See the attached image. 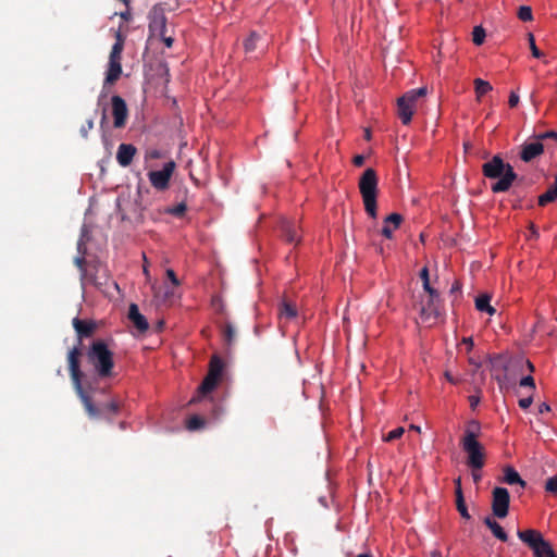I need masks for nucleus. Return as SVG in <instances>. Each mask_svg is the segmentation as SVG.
<instances>
[{
  "mask_svg": "<svg viewBox=\"0 0 557 557\" xmlns=\"http://www.w3.org/2000/svg\"><path fill=\"white\" fill-rule=\"evenodd\" d=\"M491 379L497 383H534L533 363L522 355L491 357L486 364Z\"/></svg>",
  "mask_w": 557,
  "mask_h": 557,
  "instance_id": "nucleus-1",
  "label": "nucleus"
},
{
  "mask_svg": "<svg viewBox=\"0 0 557 557\" xmlns=\"http://www.w3.org/2000/svg\"><path fill=\"white\" fill-rule=\"evenodd\" d=\"M86 358L96 379L102 381L115 379L116 371L113 352L104 341H94L87 349Z\"/></svg>",
  "mask_w": 557,
  "mask_h": 557,
  "instance_id": "nucleus-2",
  "label": "nucleus"
},
{
  "mask_svg": "<svg viewBox=\"0 0 557 557\" xmlns=\"http://www.w3.org/2000/svg\"><path fill=\"white\" fill-rule=\"evenodd\" d=\"M481 434V424L476 420H470L465 429L460 440V446L467 455V466L469 468H483L485 465V449L479 442Z\"/></svg>",
  "mask_w": 557,
  "mask_h": 557,
  "instance_id": "nucleus-3",
  "label": "nucleus"
},
{
  "mask_svg": "<svg viewBox=\"0 0 557 557\" xmlns=\"http://www.w3.org/2000/svg\"><path fill=\"white\" fill-rule=\"evenodd\" d=\"M482 172L487 178H499L491 186L492 191L495 194L507 191L518 177L513 168L506 163L498 154L482 165Z\"/></svg>",
  "mask_w": 557,
  "mask_h": 557,
  "instance_id": "nucleus-4",
  "label": "nucleus"
},
{
  "mask_svg": "<svg viewBox=\"0 0 557 557\" xmlns=\"http://www.w3.org/2000/svg\"><path fill=\"white\" fill-rule=\"evenodd\" d=\"M359 190L364 210L373 219L376 218L377 176L372 168L367 169L360 177Z\"/></svg>",
  "mask_w": 557,
  "mask_h": 557,
  "instance_id": "nucleus-5",
  "label": "nucleus"
},
{
  "mask_svg": "<svg viewBox=\"0 0 557 557\" xmlns=\"http://www.w3.org/2000/svg\"><path fill=\"white\" fill-rule=\"evenodd\" d=\"M517 535L532 550L534 557H557L553 546L540 531L535 529L518 530Z\"/></svg>",
  "mask_w": 557,
  "mask_h": 557,
  "instance_id": "nucleus-6",
  "label": "nucleus"
},
{
  "mask_svg": "<svg viewBox=\"0 0 557 557\" xmlns=\"http://www.w3.org/2000/svg\"><path fill=\"white\" fill-rule=\"evenodd\" d=\"M424 293L425 297L419 302V315L423 323L432 325L442 315V299L437 289Z\"/></svg>",
  "mask_w": 557,
  "mask_h": 557,
  "instance_id": "nucleus-7",
  "label": "nucleus"
},
{
  "mask_svg": "<svg viewBox=\"0 0 557 557\" xmlns=\"http://www.w3.org/2000/svg\"><path fill=\"white\" fill-rule=\"evenodd\" d=\"M428 94L426 87L411 89L404 94L397 101L398 116L403 124L407 125L411 122L418 101Z\"/></svg>",
  "mask_w": 557,
  "mask_h": 557,
  "instance_id": "nucleus-8",
  "label": "nucleus"
},
{
  "mask_svg": "<svg viewBox=\"0 0 557 557\" xmlns=\"http://www.w3.org/2000/svg\"><path fill=\"white\" fill-rule=\"evenodd\" d=\"M218 385H199L197 396L189 400V404L200 401L206 410L210 412V419L216 420L223 413L221 403L213 400L212 394Z\"/></svg>",
  "mask_w": 557,
  "mask_h": 557,
  "instance_id": "nucleus-9",
  "label": "nucleus"
},
{
  "mask_svg": "<svg viewBox=\"0 0 557 557\" xmlns=\"http://www.w3.org/2000/svg\"><path fill=\"white\" fill-rule=\"evenodd\" d=\"M82 357L83 348L79 346H73L67 351L66 363L72 383H82L85 377V374L81 368Z\"/></svg>",
  "mask_w": 557,
  "mask_h": 557,
  "instance_id": "nucleus-10",
  "label": "nucleus"
},
{
  "mask_svg": "<svg viewBox=\"0 0 557 557\" xmlns=\"http://www.w3.org/2000/svg\"><path fill=\"white\" fill-rule=\"evenodd\" d=\"M510 495L505 487H495L492 492V511L499 519L508 515Z\"/></svg>",
  "mask_w": 557,
  "mask_h": 557,
  "instance_id": "nucleus-11",
  "label": "nucleus"
},
{
  "mask_svg": "<svg viewBox=\"0 0 557 557\" xmlns=\"http://www.w3.org/2000/svg\"><path fill=\"white\" fill-rule=\"evenodd\" d=\"M175 163L166 162L160 171H150L148 173L151 185L158 190H165L170 185L171 176L174 172Z\"/></svg>",
  "mask_w": 557,
  "mask_h": 557,
  "instance_id": "nucleus-12",
  "label": "nucleus"
},
{
  "mask_svg": "<svg viewBox=\"0 0 557 557\" xmlns=\"http://www.w3.org/2000/svg\"><path fill=\"white\" fill-rule=\"evenodd\" d=\"M113 125L115 128H123L126 125L128 119V109L125 100L114 95L111 97Z\"/></svg>",
  "mask_w": 557,
  "mask_h": 557,
  "instance_id": "nucleus-13",
  "label": "nucleus"
},
{
  "mask_svg": "<svg viewBox=\"0 0 557 557\" xmlns=\"http://www.w3.org/2000/svg\"><path fill=\"white\" fill-rule=\"evenodd\" d=\"M72 325L77 335V344L75 346H79L82 348L83 341L85 338L91 337L97 330L96 322L91 320H82L79 318H74L72 321Z\"/></svg>",
  "mask_w": 557,
  "mask_h": 557,
  "instance_id": "nucleus-14",
  "label": "nucleus"
},
{
  "mask_svg": "<svg viewBox=\"0 0 557 557\" xmlns=\"http://www.w3.org/2000/svg\"><path fill=\"white\" fill-rule=\"evenodd\" d=\"M149 29L163 36L166 32V17L161 7L154 5L149 13Z\"/></svg>",
  "mask_w": 557,
  "mask_h": 557,
  "instance_id": "nucleus-15",
  "label": "nucleus"
},
{
  "mask_svg": "<svg viewBox=\"0 0 557 557\" xmlns=\"http://www.w3.org/2000/svg\"><path fill=\"white\" fill-rule=\"evenodd\" d=\"M225 369L224 361L218 356L213 355L209 362V370L201 383H219L222 380Z\"/></svg>",
  "mask_w": 557,
  "mask_h": 557,
  "instance_id": "nucleus-16",
  "label": "nucleus"
},
{
  "mask_svg": "<svg viewBox=\"0 0 557 557\" xmlns=\"http://www.w3.org/2000/svg\"><path fill=\"white\" fill-rule=\"evenodd\" d=\"M544 152V145L537 139L534 141L524 143L521 146L520 159L523 162H531Z\"/></svg>",
  "mask_w": 557,
  "mask_h": 557,
  "instance_id": "nucleus-17",
  "label": "nucleus"
},
{
  "mask_svg": "<svg viewBox=\"0 0 557 557\" xmlns=\"http://www.w3.org/2000/svg\"><path fill=\"white\" fill-rule=\"evenodd\" d=\"M77 393L79 394L86 409L91 413L95 414L98 412L100 403L95 400V392H92V395H89V392L91 391L92 385H75Z\"/></svg>",
  "mask_w": 557,
  "mask_h": 557,
  "instance_id": "nucleus-18",
  "label": "nucleus"
},
{
  "mask_svg": "<svg viewBox=\"0 0 557 557\" xmlns=\"http://www.w3.org/2000/svg\"><path fill=\"white\" fill-rule=\"evenodd\" d=\"M136 152H137V149L134 145L121 144L119 146L117 152H116L117 163L123 168H127L132 163Z\"/></svg>",
  "mask_w": 557,
  "mask_h": 557,
  "instance_id": "nucleus-19",
  "label": "nucleus"
},
{
  "mask_svg": "<svg viewBox=\"0 0 557 557\" xmlns=\"http://www.w3.org/2000/svg\"><path fill=\"white\" fill-rule=\"evenodd\" d=\"M128 319L140 333L146 332L149 327L147 319L139 312L136 304L129 305Z\"/></svg>",
  "mask_w": 557,
  "mask_h": 557,
  "instance_id": "nucleus-20",
  "label": "nucleus"
},
{
  "mask_svg": "<svg viewBox=\"0 0 557 557\" xmlns=\"http://www.w3.org/2000/svg\"><path fill=\"white\" fill-rule=\"evenodd\" d=\"M280 228L282 236L287 243L293 244L299 242L298 225L295 222L283 220Z\"/></svg>",
  "mask_w": 557,
  "mask_h": 557,
  "instance_id": "nucleus-21",
  "label": "nucleus"
},
{
  "mask_svg": "<svg viewBox=\"0 0 557 557\" xmlns=\"http://www.w3.org/2000/svg\"><path fill=\"white\" fill-rule=\"evenodd\" d=\"M403 222V215L399 213H392L384 219V225L382 228V235L391 239L393 237V231L397 230Z\"/></svg>",
  "mask_w": 557,
  "mask_h": 557,
  "instance_id": "nucleus-22",
  "label": "nucleus"
},
{
  "mask_svg": "<svg viewBox=\"0 0 557 557\" xmlns=\"http://www.w3.org/2000/svg\"><path fill=\"white\" fill-rule=\"evenodd\" d=\"M122 74L121 61H109L104 85H113Z\"/></svg>",
  "mask_w": 557,
  "mask_h": 557,
  "instance_id": "nucleus-23",
  "label": "nucleus"
},
{
  "mask_svg": "<svg viewBox=\"0 0 557 557\" xmlns=\"http://www.w3.org/2000/svg\"><path fill=\"white\" fill-rule=\"evenodd\" d=\"M278 314L281 319L290 321L297 317V307L294 302L287 299H283V301L280 305Z\"/></svg>",
  "mask_w": 557,
  "mask_h": 557,
  "instance_id": "nucleus-24",
  "label": "nucleus"
},
{
  "mask_svg": "<svg viewBox=\"0 0 557 557\" xmlns=\"http://www.w3.org/2000/svg\"><path fill=\"white\" fill-rule=\"evenodd\" d=\"M484 524L492 531L493 535L502 542H507L508 535L502 525L491 517L484 519Z\"/></svg>",
  "mask_w": 557,
  "mask_h": 557,
  "instance_id": "nucleus-25",
  "label": "nucleus"
},
{
  "mask_svg": "<svg viewBox=\"0 0 557 557\" xmlns=\"http://www.w3.org/2000/svg\"><path fill=\"white\" fill-rule=\"evenodd\" d=\"M475 308L481 312H486L490 315L495 314L496 310L491 306V296L488 294H481L475 298Z\"/></svg>",
  "mask_w": 557,
  "mask_h": 557,
  "instance_id": "nucleus-26",
  "label": "nucleus"
},
{
  "mask_svg": "<svg viewBox=\"0 0 557 557\" xmlns=\"http://www.w3.org/2000/svg\"><path fill=\"white\" fill-rule=\"evenodd\" d=\"M503 481L509 485L519 484L521 487L525 486V482L521 479L520 474L510 466L504 469Z\"/></svg>",
  "mask_w": 557,
  "mask_h": 557,
  "instance_id": "nucleus-27",
  "label": "nucleus"
},
{
  "mask_svg": "<svg viewBox=\"0 0 557 557\" xmlns=\"http://www.w3.org/2000/svg\"><path fill=\"white\" fill-rule=\"evenodd\" d=\"M206 424L207 420L199 414H193L185 420V428L190 432L202 430Z\"/></svg>",
  "mask_w": 557,
  "mask_h": 557,
  "instance_id": "nucleus-28",
  "label": "nucleus"
},
{
  "mask_svg": "<svg viewBox=\"0 0 557 557\" xmlns=\"http://www.w3.org/2000/svg\"><path fill=\"white\" fill-rule=\"evenodd\" d=\"M555 200H557V177L555 178L554 185L539 197V206L544 207Z\"/></svg>",
  "mask_w": 557,
  "mask_h": 557,
  "instance_id": "nucleus-29",
  "label": "nucleus"
},
{
  "mask_svg": "<svg viewBox=\"0 0 557 557\" xmlns=\"http://www.w3.org/2000/svg\"><path fill=\"white\" fill-rule=\"evenodd\" d=\"M473 84L478 101H481L483 96L493 90L492 85L482 78H475Z\"/></svg>",
  "mask_w": 557,
  "mask_h": 557,
  "instance_id": "nucleus-30",
  "label": "nucleus"
},
{
  "mask_svg": "<svg viewBox=\"0 0 557 557\" xmlns=\"http://www.w3.org/2000/svg\"><path fill=\"white\" fill-rule=\"evenodd\" d=\"M123 48H124V39L121 36V34L117 33L116 40H115L114 45L112 46V49H111V52L109 55V61H121Z\"/></svg>",
  "mask_w": 557,
  "mask_h": 557,
  "instance_id": "nucleus-31",
  "label": "nucleus"
},
{
  "mask_svg": "<svg viewBox=\"0 0 557 557\" xmlns=\"http://www.w3.org/2000/svg\"><path fill=\"white\" fill-rule=\"evenodd\" d=\"M260 40L261 36L257 32H251L250 35L244 41L245 52H253L258 48V42Z\"/></svg>",
  "mask_w": 557,
  "mask_h": 557,
  "instance_id": "nucleus-32",
  "label": "nucleus"
},
{
  "mask_svg": "<svg viewBox=\"0 0 557 557\" xmlns=\"http://www.w3.org/2000/svg\"><path fill=\"white\" fill-rule=\"evenodd\" d=\"M223 337L227 345H232L236 337V332L232 323L226 322L223 327Z\"/></svg>",
  "mask_w": 557,
  "mask_h": 557,
  "instance_id": "nucleus-33",
  "label": "nucleus"
},
{
  "mask_svg": "<svg viewBox=\"0 0 557 557\" xmlns=\"http://www.w3.org/2000/svg\"><path fill=\"white\" fill-rule=\"evenodd\" d=\"M456 507H457L458 512L460 513V516L463 519L469 520L471 518V516H470V513L468 511V508L466 506L463 495L456 496Z\"/></svg>",
  "mask_w": 557,
  "mask_h": 557,
  "instance_id": "nucleus-34",
  "label": "nucleus"
},
{
  "mask_svg": "<svg viewBox=\"0 0 557 557\" xmlns=\"http://www.w3.org/2000/svg\"><path fill=\"white\" fill-rule=\"evenodd\" d=\"M485 29L482 26H475L472 32V41L474 45L480 46L485 39Z\"/></svg>",
  "mask_w": 557,
  "mask_h": 557,
  "instance_id": "nucleus-35",
  "label": "nucleus"
},
{
  "mask_svg": "<svg viewBox=\"0 0 557 557\" xmlns=\"http://www.w3.org/2000/svg\"><path fill=\"white\" fill-rule=\"evenodd\" d=\"M420 278L422 281V285H423V290L424 292H429V290H434L435 289L434 287H432V285L430 283V274H429V269L426 267L421 269V271H420Z\"/></svg>",
  "mask_w": 557,
  "mask_h": 557,
  "instance_id": "nucleus-36",
  "label": "nucleus"
},
{
  "mask_svg": "<svg viewBox=\"0 0 557 557\" xmlns=\"http://www.w3.org/2000/svg\"><path fill=\"white\" fill-rule=\"evenodd\" d=\"M518 17L523 22L532 21V9L528 5H521L518 10Z\"/></svg>",
  "mask_w": 557,
  "mask_h": 557,
  "instance_id": "nucleus-37",
  "label": "nucleus"
},
{
  "mask_svg": "<svg viewBox=\"0 0 557 557\" xmlns=\"http://www.w3.org/2000/svg\"><path fill=\"white\" fill-rule=\"evenodd\" d=\"M405 432V429L403 426H398L392 431H389L384 437H383V441L384 442H392V441H395L397 438H400L403 436Z\"/></svg>",
  "mask_w": 557,
  "mask_h": 557,
  "instance_id": "nucleus-38",
  "label": "nucleus"
},
{
  "mask_svg": "<svg viewBox=\"0 0 557 557\" xmlns=\"http://www.w3.org/2000/svg\"><path fill=\"white\" fill-rule=\"evenodd\" d=\"M187 210V206L185 202H181L178 203L177 206L173 207V208H169L166 210L168 213L174 215V216H183L184 213L186 212Z\"/></svg>",
  "mask_w": 557,
  "mask_h": 557,
  "instance_id": "nucleus-39",
  "label": "nucleus"
},
{
  "mask_svg": "<svg viewBox=\"0 0 557 557\" xmlns=\"http://www.w3.org/2000/svg\"><path fill=\"white\" fill-rule=\"evenodd\" d=\"M528 40H529V45H530V49H531L532 55L534 58H537V59L541 58L543 55V53L536 47L533 34H531V33L528 34Z\"/></svg>",
  "mask_w": 557,
  "mask_h": 557,
  "instance_id": "nucleus-40",
  "label": "nucleus"
},
{
  "mask_svg": "<svg viewBox=\"0 0 557 557\" xmlns=\"http://www.w3.org/2000/svg\"><path fill=\"white\" fill-rule=\"evenodd\" d=\"M74 263L75 265L81 271V278L82 280H86L87 278V271H86V268H85V258L84 257H76L74 259Z\"/></svg>",
  "mask_w": 557,
  "mask_h": 557,
  "instance_id": "nucleus-41",
  "label": "nucleus"
},
{
  "mask_svg": "<svg viewBox=\"0 0 557 557\" xmlns=\"http://www.w3.org/2000/svg\"><path fill=\"white\" fill-rule=\"evenodd\" d=\"M545 491L552 494H557V474L547 479L545 483Z\"/></svg>",
  "mask_w": 557,
  "mask_h": 557,
  "instance_id": "nucleus-42",
  "label": "nucleus"
},
{
  "mask_svg": "<svg viewBox=\"0 0 557 557\" xmlns=\"http://www.w3.org/2000/svg\"><path fill=\"white\" fill-rule=\"evenodd\" d=\"M535 139H537L540 143H543V140H545V139L557 140V132L548 131V132L537 134V135H535Z\"/></svg>",
  "mask_w": 557,
  "mask_h": 557,
  "instance_id": "nucleus-43",
  "label": "nucleus"
},
{
  "mask_svg": "<svg viewBox=\"0 0 557 557\" xmlns=\"http://www.w3.org/2000/svg\"><path fill=\"white\" fill-rule=\"evenodd\" d=\"M212 307L214 308V310L221 314H224L225 312V305L224 302L222 301V299L218 296L213 297L212 298Z\"/></svg>",
  "mask_w": 557,
  "mask_h": 557,
  "instance_id": "nucleus-44",
  "label": "nucleus"
},
{
  "mask_svg": "<svg viewBox=\"0 0 557 557\" xmlns=\"http://www.w3.org/2000/svg\"><path fill=\"white\" fill-rule=\"evenodd\" d=\"M469 363L470 366L472 367L471 371L473 373H475L476 371H479L482 367V363L480 361V358L479 357H475V356H469Z\"/></svg>",
  "mask_w": 557,
  "mask_h": 557,
  "instance_id": "nucleus-45",
  "label": "nucleus"
},
{
  "mask_svg": "<svg viewBox=\"0 0 557 557\" xmlns=\"http://www.w3.org/2000/svg\"><path fill=\"white\" fill-rule=\"evenodd\" d=\"M470 469H471V476L473 479V482L479 483L482 480L481 470L483 468H470Z\"/></svg>",
  "mask_w": 557,
  "mask_h": 557,
  "instance_id": "nucleus-46",
  "label": "nucleus"
},
{
  "mask_svg": "<svg viewBox=\"0 0 557 557\" xmlns=\"http://www.w3.org/2000/svg\"><path fill=\"white\" fill-rule=\"evenodd\" d=\"M480 400H481V397L479 394L470 395L469 396L470 408L472 410H474L478 407V405L480 404Z\"/></svg>",
  "mask_w": 557,
  "mask_h": 557,
  "instance_id": "nucleus-47",
  "label": "nucleus"
},
{
  "mask_svg": "<svg viewBox=\"0 0 557 557\" xmlns=\"http://www.w3.org/2000/svg\"><path fill=\"white\" fill-rule=\"evenodd\" d=\"M518 103H519V96L515 91H511L509 99H508L509 107L515 108L518 106Z\"/></svg>",
  "mask_w": 557,
  "mask_h": 557,
  "instance_id": "nucleus-48",
  "label": "nucleus"
},
{
  "mask_svg": "<svg viewBox=\"0 0 557 557\" xmlns=\"http://www.w3.org/2000/svg\"><path fill=\"white\" fill-rule=\"evenodd\" d=\"M532 400H533L532 396L523 397V398L519 399V406L522 409H528L531 406Z\"/></svg>",
  "mask_w": 557,
  "mask_h": 557,
  "instance_id": "nucleus-49",
  "label": "nucleus"
},
{
  "mask_svg": "<svg viewBox=\"0 0 557 557\" xmlns=\"http://www.w3.org/2000/svg\"><path fill=\"white\" fill-rule=\"evenodd\" d=\"M92 127H94V122H92V120H88V121H87V123H86V126H83V127L81 128V133H82V135H83L84 137H87L88 132H89L90 129H92Z\"/></svg>",
  "mask_w": 557,
  "mask_h": 557,
  "instance_id": "nucleus-50",
  "label": "nucleus"
},
{
  "mask_svg": "<svg viewBox=\"0 0 557 557\" xmlns=\"http://www.w3.org/2000/svg\"><path fill=\"white\" fill-rule=\"evenodd\" d=\"M462 344L466 345V347H467V354H470L472 351V348H473V339H472V337H463L462 338Z\"/></svg>",
  "mask_w": 557,
  "mask_h": 557,
  "instance_id": "nucleus-51",
  "label": "nucleus"
},
{
  "mask_svg": "<svg viewBox=\"0 0 557 557\" xmlns=\"http://www.w3.org/2000/svg\"><path fill=\"white\" fill-rule=\"evenodd\" d=\"M454 484H455V495L456 496L463 495L462 488H461V478L455 479Z\"/></svg>",
  "mask_w": 557,
  "mask_h": 557,
  "instance_id": "nucleus-52",
  "label": "nucleus"
},
{
  "mask_svg": "<svg viewBox=\"0 0 557 557\" xmlns=\"http://www.w3.org/2000/svg\"><path fill=\"white\" fill-rule=\"evenodd\" d=\"M166 275L170 278V281L173 283V285L177 286L180 284L175 272L172 269L166 270Z\"/></svg>",
  "mask_w": 557,
  "mask_h": 557,
  "instance_id": "nucleus-53",
  "label": "nucleus"
},
{
  "mask_svg": "<svg viewBox=\"0 0 557 557\" xmlns=\"http://www.w3.org/2000/svg\"><path fill=\"white\" fill-rule=\"evenodd\" d=\"M364 160L366 159L362 154H357L354 157L352 162L356 166H362L364 164Z\"/></svg>",
  "mask_w": 557,
  "mask_h": 557,
  "instance_id": "nucleus-54",
  "label": "nucleus"
},
{
  "mask_svg": "<svg viewBox=\"0 0 557 557\" xmlns=\"http://www.w3.org/2000/svg\"><path fill=\"white\" fill-rule=\"evenodd\" d=\"M161 38L168 48H171L173 46L174 39L171 36H165L164 34L163 36H161Z\"/></svg>",
  "mask_w": 557,
  "mask_h": 557,
  "instance_id": "nucleus-55",
  "label": "nucleus"
},
{
  "mask_svg": "<svg viewBox=\"0 0 557 557\" xmlns=\"http://www.w3.org/2000/svg\"><path fill=\"white\" fill-rule=\"evenodd\" d=\"M429 557H443V555L438 548H434L429 553Z\"/></svg>",
  "mask_w": 557,
  "mask_h": 557,
  "instance_id": "nucleus-56",
  "label": "nucleus"
},
{
  "mask_svg": "<svg viewBox=\"0 0 557 557\" xmlns=\"http://www.w3.org/2000/svg\"><path fill=\"white\" fill-rule=\"evenodd\" d=\"M549 410H550L549 406L545 403H543L539 406L540 413L548 412Z\"/></svg>",
  "mask_w": 557,
  "mask_h": 557,
  "instance_id": "nucleus-57",
  "label": "nucleus"
},
{
  "mask_svg": "<svg viewBox=\"0 0 557 557\" xmlns=\"http://www.w3.org/2000/svg\"><path fill=\"white\" fill-rule=\"evenodd\" d=\"M409 429H410V430H413V431H416V432H418V433H420V432H421V428H420L419 425H416V424H411V425L409 426Z\"/></svg>",
  "mask_w": 557,
  "mask_h": 557,
  "instance_id": "nucleus-58",
  "label": "nucleus"
},
{
  "mask_svg": "<svg viewBox=\"0 0 557 557\" xmlns=\"http://www.w3.org/2000/svg\"><path fill=\"white\" fill-rule=\"evenodd\" d=\"M121 17L128 21L129 17H131V13L129 12H124V13H121Z\"/></svg>",
  "mask_w": 557,
  "mask_h": 557,
  "instance_id": "nucleus-59",
  "label": "nucleus"
},
{
  "mask_svg": "<svg viewBox=\"0 0 557 557\" xmlns=\"http://www.w3.org/2000/svg\"><path fill=\"white\" fill-rule=\"evenodd\" d=\"M356 557H373V556L371 554L364 553V554H359Z\"/></svg>",
  "mask_w": 557,
  "mask_h": 557,
  "instance_id": "nucleus-60",
  "label": "nucleus"
},
{
  "mask_svg": "<svg viewBox=\"0 0 557 557\" xmlns=\"http://www.w3.org/2000/svg\"><path fill=\"white\" fill-rule=\"evenodd\" d=\"M110 407H111L112 411H116L117 410V406L114 403H111Z\"/></svg>",
  "mask_w": 557,
  "mask_h": 557,
  "instance_id": "nucleus-61",
  "label": "nucleus"
},
{
  "mask_svg": "<svg viewBox=\"0 0 557 557\" xmlns=\"http://www.w3.org/2000/svg\"><path fill=\"white\" fill-rule=\"evenodd\" d=\"M459 289V286H458V283L454 284L453 287H451V293L456 292Z\"/></svg>",
  "mask_w": 557,
  "mask_h": 557,
  "instance_id": "nucleus-62",
  "label": "nucleus"
},
{
  "mask_svg": "<svg viewBox=\"0 0 557 557\" xmlns=\"http://www.w3.org/2000/svg\"><path fill=\"white\" fill-rule=\"evenodd\" d=\"M370 137H371V135H370V131H369V129H367V131H366V139H368V140H369V139H370Z\"/></svg>",
  "mask_w": 557,
  "mask_h": 557,
  "instance_id": "nucleus-63",
  "label": "nucleus"
},
{
  "mask_svg": "<svg viewBox=\"0 0 557 557\" xmlns=\"http://www.w3.org/2000/svg\"><path fill=\"white\" fill-rule=\"evenodd\" d=\"M107 119V115H106V110H103V113H102V119H101V123H103Z\"/></svg>",
  "mask_w": 557,
  "mask_h": 557,
  "instance_id": "nucleus-64",
  "label": "nucleus"
}]
</instances>
